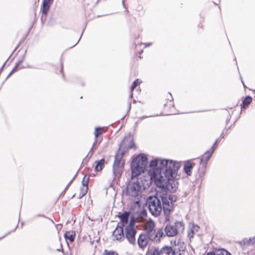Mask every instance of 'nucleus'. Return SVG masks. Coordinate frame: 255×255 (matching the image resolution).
Returning a JSON list of instances; mask_svg holds the SVG:
<instances>
[{"label": "nucleus", "mask_w": 255, "mask_h": 255, "mask_svg": "<svg viewBox=\"0 0 255 255\" xmlns=\"http://www.w3.org/2000/svg\"><path fill=\"white\" fill-rule=\"evenodd\" d=\"M179 167L180 163L178 162L155 158L149 162V175L136 177L131 176V181L126 188V195L133 201L132 209L136 210L140 207L142 192L149 186L152 181L154 182L157 187L163 188L166 186L168 190H170V185L167 184V183L170 179L176 178Z\"/></svg>", "instance_id": "nucleus-1"}, {"label": "nucleus", "mask_w": 255, "mask_h": 255, "mask_svg": "<svg viewBox=\"0 0 255 255\" xmlns=\"http://www.w3.org/2000/svg\"><path fill=\"white\" fill-rule=\"evenodd\" d=\"M173 178L169 179L167 184L170 185V190H168L167 187H157L156 195L153 197L150 196L147 201L148 209L150 212L154 216H158L160 215L162 210L165 214V222H169L170 217L169 214L173 209V203L176 201L177 197L175 195H170L167 197V192H175L177 189L175 182L173 181Z\"/></svg>", "instance_id": "nucleus-2"}, {"label": "nucleus", "mask_w": 255, "mask_h": 255, "mask_svg": "<svg viewBox=\"0 0 255 255\" xmlns=\"http://www.w3.org/2000/svg\"><path fill=\"white\" fill-rule=\"evenodd\" d=\"M147 160L145 156L139 155L133 159L131 163V176H144V169L147 166Z\"/></svg>", "instance_id": "nucleus-3"}, {"label": "nucleus", "mask_w": 255, "mask_h": 255, "mask_svg": "<svg viewBox=\"0 0 255 255\" xmlns=\"http://www.w3.org/2000/svg\"><path fill=\"white\" fill-rule=\"evenodd\" d=\"M128 139L124 138L121 143L118 153L115 155V162L113 165V173L115 177H119L122 172L123 168L124 165V160L122 159V156L124 154V151H122V148L126 145L128 142Z\"/></svg>", "instance_id": "nucleus-4"}, {"label": "nucleus", "mask_w": 255, "mask_h": 255, "mask_svg": "<svg viewBox=\"0 0 255 255\" xmlns=\"http://www.w3.org/2000/svg\"><path fill=\"white\" fill-rule=\"evenodd\" d=\"M184 230L183 222L177 221L173 224L167 223L164 229L165 235L168 237H174L177 234L182 233Z\"/></svg>", "instance_id": "nucleus-5"}, {"label": "nucleus", "mask_w": 255, "mask_h": 255, "mask_svg": "<svg viewBox=\"0 0 255 255\" xmlns=\"http://www.w3.org/2000/svg\"><path fill=\"white\" fill-rule=\"evenodd\" d=\"M136 231L134 228V220L131 218L130 219L128 225L125 227V238L127 239L128 242L132 244H135V235Z\"/></svg>", "instance_id": "nucleus-6"}, {"label": "nucleus", "mask_w": 255, "mask_h": 255, "mask_svg": "<svg viewBox=\"0 0 255 255\" xmlns=\"http://www.w3.org/2000/svg\"><path fill=\"white\" fill-rule=\"evenodd\" d=\"M112 238L114 241L122 242L125 240V233L123 227L118 225L116 227L113 232Z\"/></svg>", "instance_id": "nucleus-7"}, {"label": "nucleus", "mask_w": 255, "mask_h": 255, "mask_svg": "<svg viewBox=\"0 0 255 255\" xmlns=\"http://www.w3.org/2000/svg\"><path fill=\"white\" fill-rule=\"evenodd\" d=\"M171 244L173 246L174 252L176 251L179 252L184 251L185 250L184 243L180 239H175L171 241Z\"/></svg>", "instance_id": "nucleus-8"}, {"label": "nucleus", "mask_w": 255, "mask_h": 255, "mask_svg": "<svg viewBox=\"0 0 255 255\" xmlns=\"http://www.w3.org/2000/svg\"><path fill=\"white\" fill-rule=\"evenodd\" d=\"M149 240L150 238L148 235L146 234H140L137 240L139 247L141 249H144L147 245Z\"/></svg>", "instance_id": "nucleus-9"}, {"label": "nucleus", "mask_w": 255, "mask_h": 255, "mask_svg": "<svg viewBox=\"0 0 255 255\" xmlns=\"http://www.w3.org/2000/svg\"><path fill=\"white\" fill-rule=\"evenodd\" d=\"M89 180V177L86 178L85 176L82 181L83 187L81 189V192L79 195V198H82L84 196L87 192L88 187V183Z\"/></svg>", "instance_id": "nucleus-10"}, {"label": "nucleus", "mask_w": 255, "mask_h": 255, "mask_svg": "<svg viewBox=\"0 0 255 255\" xmlns=\"http://www.w3.org/2000/svg\"><path fill=\"white\" fill-rule=\"evenodd\" d=\"M129 217V214L127 212H124L120 216L122 225L125 227V228L128 225L129 222H130Z\"/></svg>", "instance_id": "nucleus-11"}, {"label": "nucleus", "mask_w": 255, "mask_h": 255, "mask_svg": "<svg viewBox=\"0 0 255 255\" xmlns=\"http://www.w3.org/2000/svg\"><path fill=\"white\" fill-rule=\"evenodd\" d=\"M155 224L153 221L149 220L144 223V229L147 233H150L154 232Z\"/></svg>", "instance_id": "nucleus-12"}, {"label": "nucleus", "mask_w": 255, "mask_h": 255, "mask_svg": "<svg viewBox=\"0 0 255 255\" xmlns=\"http://www.w3.org/2000/svg\"><path fill=\"white\" fill-rule=\"evenodd\" d=\"M53 2V0H43L42 7V12L43 14H46L48 12L50 5Z\"/></svg>", "instance_id": "nucleus-13"}, {"label": "nucleus", "mask_w": 255, "mask_h": 255, "mask_svg": "<svg viewBox=\"0 0 255 255\" xmlns=\"http://www.w3.org/2000/svg\"><path fill=\"white\" fill-rule=\"evenodd\" d=\"M217 141H216L212 147V149L211 150L208 151L204 153L202 158L201 159V162H206L209 159L214 150V149L215 148V145L217 143Z\"/></svg>", "instance_id": "nucleus-14"}, {"label": "nucleus", "mask_w": 255, "mask_h": 255, "mask_svg": "<svg viewBox=\"0 0 255 255\" xmlns=\"http://www.w3.org/2000/svg\"><path fill=\"white\" fill-rule=\"evenodd\" d=\"M160 255H175L173 249L170 247H165L159 252Z\"/></svg>", "instance_id": "nucleus-15"}, {"label": "nucleus", "mask_w": 255, "mask_h": 255, "mask_svg": "<svg viewBox=\"0 0 255 255\" xmlns=\"http://www.w3.org/2000/svg\"><path fill=\"white\" fill-rule=\"evenodd\" d=\"M199 227L197 225H192L188 232V237L190 238H193L194 235L198 232Z\"/></svg>", "instance_id": "nucleus-16"}, {"label": "nucleus", "mask_w": 255, "mask_h": 255, "mask_svg": "<svg viewBox=\"0 0 255 255\" xmlns=\"http://www.w3.org/2000/svg\"><path fill=\"white\" fill-rule=\"evenodd\" d=\"M243 244L247 246H255V237L244 239L243 241Z\"/></svg>", "instance_id": "nucleus-17"}, {"label": "nucleus", "mask_w": 255, "mask_h": 255, "mask_svg": "<svg viewBox=\"0 0 255 255\" xmlns=\"http://www.w3.org/2000/svg\"><path fill=\"white\" fill-rule=\"evenodd\" d=\"M193 168V164L190 162H186L184 165V170L187 175H190L191 170Z\"/></svg>", "instance_id": "nucleus-18"}, {"label": "nucleus", "mask_w": 255, "mask_h": 255, "mask_svg": "<svg viewBox=\"0 0 255 255\" xmlns=\"http://www.w3.org/2000/svg\"><path fill=\"white\" fill-rule=\"evenodd\" d=\"M75 233L73 231H67L65 234L66 239L69 240L70 242H73L75 239Z\"/></svg>", "instance_id": "nucleus-19"}, {"label": "nucleus", "mask_w": 255, "mask_h": 255, "mask_svg": "<svg viewBox=\"0 0 255 255\" xmlns=\"http://www.w3.org/2000/svg\"><path fill=\"white\" fill-rule=\"evenodd\" d=\"M207 255H232L229 252L225 249L219 250L215 253H208Z\"/></svg>", "instance_id": "nucleus-20"}, {"label": "nucleus", "mask_w": 255, "mask_h": 255, "mask_svg": "<svg viewBox=\"0 0 255 255\" xmlns=\"http://www.w3.org/2000/svg\"><path fill=\"white\" fill-rule=\"evenodd\" d=\"M96 163L97 164L95 167V170L96 171H100L103 169V167L104 166L105 160L104 159H102L100 160L97 161Z\"/></svg>", "instance_id": "nucleus-21"}, {"label": "nucleus", "mask_w": 255, "mask_h": 255, "mask_svg": "<svg viewBox=\"0 0 255 255\" xmlns=\"http://www.w3.org/2000/svg\"><path fill=\"white\" fill-rule=\"evenodd\" d=\"M252 98L250 96H247L245 99L243 101V108H246L248 105L252 102Z\"/></svg>", "instance_id": "nucleus-22"}, {"label": "nucleus", "mask_w": 255, "mask_h": 255, "mask_svg": "<svg viewBox=\"0 0 255 255\" xmlns=\"http://www.w3.org/2000/svg\"><path fill=\"white\" fill-rule=\"evenodd\" d=\"M146 255H160L159 252L155 249H151Z\"/></svg>", "instance_id": "nucleus-23"}, {"label": "nucleus", "mask_w": 255, "mask_h": 255, "mask_svg": "<svg viewBox=\"0 0 255 255\" xmlns=\"http://www.w3.org/2000/svg\"><path fill=\"white\" fill-rule=\"evenodd\" d=\"M103 128H96L95 130V138H97L98 136L102 133Z\"/></svg>", "instance_id": "nucleus-24"}, {"label": "nucleus", "mask_w": 255, "mask_h": 255, "mask_svg": "<svg viewBox=\"0 0 255 255\" xmlns=\"http://www.w3.org/2000/svg\"><path fill=\"white\" fill-rule=\"evenodd\" d=\"M140 82L141 81L138 79H137L135 81H134L131 87V90L133 91V89L140 83Z\"/></svg>", "instance_id": "nucleus-25"}, {"label": "nucleus", "mask_w": 255, "mask_h": 255, "mask_svg": "<svg viewBox=\"0 0 255 255\" xmlns=\"http://www.w3.org/2000/svg\"><path fill=\"white\" fill-rule=\"evenodd\" d=\"M114 252L105 250L103 255H113Z\"/></svg>", "instance_id": "nucleus-26"}, {"label": "nucleus", "mask_w": 255, "mask_h": 255, "mask_svg": "<svg viewBox=\"0 0 255 255\" xmlns=\"http://www.w3.org/2000/svg\"><path fill=\"white\" fill-rule=\"evenodd\" d=\"M130 144L129 145H128L127 147V149L130 148L132 147V143H131V139L129 140Z\"/></svg>", "instance_id": "nucleus-27"}, {"label": "nucleus", "mask_w": 255, "mask_h": 255, "mask_svg": "<svg viewBox=\"0 0 255 255\" xmlns=\"http://www.w3.org/2000/svg\"><path fill=\"white\" fill-rule=\"evenodd\" d=\"M141 214L142 217L145 216L146 215V213L145 212H144V211H142L141 213Z\"/></svg>", "instance_id": "nucleus-28"}, {"label": "nucleus", "mask_w": 255, "mask_h": 255, "mask_svg": "<svg viewBox=\"0 0 255 255\" xmlns=\"http://www.w3.org/2000/svg\"><path fill=\"white\" fill-rule=\"evenodd\" d=\"M145 47L149 46L151 45V43H144Z\"/></svg>", "instance_id": "nucleus-29"}, {"label": "nucleus", "mask_w": 255, "mask_h": 255, "mask_svg": "<svg viewBox=\"0 0 255 255\" xmlns=\"http://www.w3.org/2000/svg\"><path fill=\"white\" fill-rule=\"evenodd\" d=\"M96 141H95V142L94 143V144H93V146H92V149L93 148H94V147H95V146L96 145Z\"/></svg>", "instance_id": "nucleus-30"}, {"label": "nucleus", "mask_w": 255, "mask_h": 255, "mask_svg": "<svg viewBox=\"0 0 255 255\" xmlns=\"http://www.w3.org/2000/svg\"><path fill=\"white\" fill-rule=\"evenodd\" d=\"M14 70H12V71L10 73V74H9V75H10V74H11L14 72Z\"/></svg>", "instance_id": "nucleus-31"}]
</instances>
